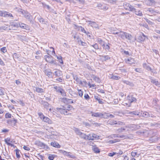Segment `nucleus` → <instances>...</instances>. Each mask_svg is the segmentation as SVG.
I'll return each instance as SVG.
<instances>
[{"mask_svg": "<svg viewBox=\"0 0 160 160\" xmlns=\"http://www.w3.org/2000/svg\"><path fill=\"white\" fill-rule=\"evenodd\" d=\"M20 12H21L22 14L24 15L25 18L30 22L32 24L34 23L33 21L32 20V17L30 14L29 13L25 11L22 9L21 10Z\"/></svg>", "mask_w": 160, "mask_h": 160, "instance_id": "nucleus-1", "label": "nucleus"}, {"mask_svg": "<svg viewBox=\"0 0 160 160\" xmlns=\"http://www.w3.org/2000/svg\"><path fill=\"white\" fill-rule=\"evenodd\" d=\"M46 61L48 62L55 65L57 64V62L54 60L53 57L49 54L46 55L44 56Z\"/></svg>", "mask_w": 160, "mask_h": 160, "instance_id": "nucleus-2", "label": "nucleus"}, {"mask_svg": "<svg viewBox=\"0 0 160 160\" xmlns=\"http://www.w3.org/2000/svg\"><path fill=\"white\" fill-rule=\"evenodd\" d=\"M127 99L128 101V103L124 102L123 105L128 107H129L130 106L131 103L133 102H136V98L133 97L132 95L128 96L127 98Z\"/></svg>", "mask_w": 160, "mask_h": 160, "instance_id": "nucleus-3", "label": "nucleus"}, {"mask_svg": "<svg viewBox=\"0 0 160 160\" xmlns=\"http://www.w3.org/2000/svg\"><path fill=\"white\" fill-rule=\"evenodd\" d=\"M123 6L126 10H129L132 12H134L135 10V8L128 2H124L123 3Z\"/></svg>", "mask_w": 160, "mask_h": 160, "instance_id": "nucleus-4", "label": "nucleus"}, {"mask_svg": "<svg viewBox=\"0 0 160 160\" xmlns=\"http://www.w3.org/2000/svg\"><path fill=\"white\" fill-rule=\"evenodd\" d=\"M36 14L37 15L35 16V19L37 18L40 22L42 24H45L46 25L48 24V23L47 21L42 18L38 14Z\"/></svg>", "mask_w": 160, "mask_h": 160, "instance_id": "nucleus-5", "label": "nucleus"}, {"mask_svg": "<svg viewBox=\"0 0 160 160\" xmlns=\"http://www.w3.org/2000/svg\"><path fill=\"white\" fill-rule=\"evenodd\" d=\"M97 7L99 9L104 11L107 10L108 8V5L104 3H98Z\"/></svg>", "mask_w": 160, "mask_h": 160, "instance_id": "nucleus-6", "label": "nucleus"}, {"mask_svg": "<svg viewBox=\"0 0 160 160\" xmlns=\"http://www.w3.org/2000/svg\"><path fill=\"white\" fill-rule=\"evenodd\" d=\"M0 16L2 17H12V14L4 11H0Z\"/></svg>", "mask_w": 160, "mask_h": 160, "instance_id": "nucleus-7", "label": "nucleus"}, {"mask_svg": "<svg viewBox=\"0 0 160 160\" xmlns=\"http://www.w3.org/2000/svg\"><path fill=\"white\" fill-rule=\"evenodd\" d=\"M146 37L143 33H141L137 38V40L139 42H143L145 40Z\"/></svg>", "mask_w": 160, "mask_h": 160, "instance_id": "nucleus-8", "label": "nucleus"}, {"mask_svg": "<svg viewBox=\"0 0 160 160\" xmlns=\"http://www.w3.org/2000/svg\"><path fill=\"white\" fill-rule=\"evenodd\" d=\"M86 22H88V25H90L91 26L93 27V28H95L98 29H99V26L95 22L88 20L86 21Z\"/></svg>", "mask_w": 160, "mask_h": 160, "instance_id": "nucleus-9", "label": "nucleus"}, {"mask_svg": "<svg viewBox=\"0 0 160 160\" xmlns=\"http://www.w3.org/2000/svg\"><path fill=\"white\" fill-rule=\"evenodd\" d=\"M87 140H94L95 139L99 138V136L94 133H90L87 135Z\"/></svg>", "mask_w": 160, "mask_h": 160, "instance_id": "nucleus-10", "label": "nucleus"}, {"mask_svg": "<svg viewBox=\"0 0 160 160\" xmlns=\"http://www.w3.org/2000/svg\"><path fill=\"white\" fill-rule=\"evenodd\" d=\"M59 152L60 153L62 154L63 155H66L69 157L73 158V155L70 152H67L62 150H59Z\"/></svg>", "mask_w": 160, "mask_h": 160, "instance_id": "nucleus-11", "label": "nucleus"}, {"mask_svg": "<svg viewBox=\"0 0 160 160\" xmlns=\"http://www.w3.org/2000/svg\"><path fill=\"white\" fill-rule=\"evenodd\" d=\"M10 26V28L11 29L15 30L16 28L19 27L18 24L15 22H12L11 23Z\"/></svg>", "mask_w": 160, "mask_h": 160, "instance_id": "nucleus-12", "label": "nucleus"}, {"mask_svg": "<svg viewBox=\"0 0 160 160\" xmlns=\"http://www.w3.org/2000/svg\"><path fill=\"white\" fill-rule=\"evenodd\" d=\"M11 30L10 26L8 25H5V26L0 27V32H3L4 31L9 30Z\"/></svg>", "mask_w": 160, "mask_h": 160, "instance_id": "nucleus-13", "label": "nucleus"}, {"mask_svg": "<svg viewBox=\"0 0 160 160\" xmlns=\"http://www.w3.org/2000/svg\"><path fill=\"white\" fill-rule=\"evenodd\" d=\"M125 61L127 64L129 65L135 63V61L134 59L132 58H129L127 59H125Z\"/></svg>", "mask_w": 160, "mask_h": 160, "instance_id": "nucleus-14", "label": "nucleus"}, {"mask_svg": "<svg viewBox=\"0 0 160 160\" xmlns=\"http://www.w3.org/2000/svg\"><path fill=\"white\" fill-rule=\"evenodd\" d=\"M57 111L58 112H59L61 114H67L68 111L66 109V108H56Z\"/></svg>", "mask_w": 160, "mask_h": 160, "instance_id": "nucleus-15", "label": "nucleus"}, {"mask_svg": "<svg viewBox=\"0 0 160 160\" xmlns=\"http://www.w3.org/2000/svg\"><path fill=\"white\" fill-rule=\"evenodd\" d=\"M127 34V32L121 31L119 34L118 35V36L122 39L124 40L125 39Z\"/></svg>", "mask_w": 160, "mask_h": 160, "instance_id": "nucleus-16", "label": "nucleus"}, {"mask_svg": "<svg viewBox=\"0 0 160 160\" xmlns=\"http://www.w3.org/2000/svg\"><path fill=\"white\" fill-rule=\"evenodd\" d=\"M108 124L111 125H114L115 124L122 125L123 124V122H117V121H112L109 120L108 121Z\"/></svg>", "mask_w": 160, "mask_h": 160, "instance_id": "nucleus-17", "label": "nucleus"}, {"mask_svg": "<svg viewBox=\"0 0 160 160\" xmlns=\"http://www.w3.org/2000/svg\"><path fill=\"white\" fill-rule=\"evenodd\" d=\"M60 134L58 132H54L51 135V138L54 139H56L60 136Z\"/></svg>", "mask_w": 160, "mask_h": 160, "instance_id": "nucleus-18", "label": "nucleus"}, {"mask_svg": "<svg viewBox=\"0 0 160 160\" xmlns=\"http://www.w3.org/2000/svg\"><path fill=\"white\" fill-rule=\"evenodd\" d=\"M121 31L117 29L116 28H113L111 29V32L113 34H117L118 35L119 34Z\"/></svg>", "mask_w": 160, "mask_h": 160, "instance_id": "nucleus-19", "label": "nucleus"}, {"mask_svg": "<svg viewBox=\"0 0 160 160\" xmlns=\"http://www.w3.org/2000/svg\"><path fill=\"white\" fill-rule=\"evenodd\" d=\"M143 117L145 118H147L148 117H150V115H149L148 113L146 112H142V111L140 112V117Z\"/></svg>", "mask_w": 160, "mask_h": 160, "instance_id": "nucleus-20", "label": "nucleus"}, {"mask_svg": "<svg viewBox=\"0 0 160 160\" xmlns=\"http://www.w3.org/2000/svg\"><path fill=\"white\" fill-rule=\"evenodd\" d=\"M42 121L49 124H52L53 123L52 121L50 118L47 117H45Z\"/></svg>", "mask_w": 160, "mask_h": 160, "instance_id": "nucleus-21", "label": "nucleus"}, {"mask_svg": "<svg viewBox=\"0 0 160 160\" xmlns=\"http://www.w3.org/2000/svg\"><path fill=\"white\" fill-rule=\"evenodd\" d=\"M143 66L144 68L147 70L148 71H151L152 72H153L152 69L146 63H143Z\"/></svg>", "mask_w": 160, "mask_h": 160, "instance_id": "nucleus-22", "label": "nucleus"}, {"mask_svg": "<svg viewBox=\"0 0 160 160\" xmlns=\"http://www.w3.org/2000/svg\"><path fill=\"white\" fill-rule=\"evenodd\" d=\"M51 146H53L54 147L58 148H60V145L57 142H52L51 143Z\"/></svg>", "mask_w": 160, "mask_h": 160, "instance_id": "nucleus-23", "label": "nucleus"}, {"mask_svg": "<svg viewBox=\"0 0 160 160\" xmlns=\"http://www.w3.org/2000/svg\"><path fill=\"white\" fill-rule=\"evenodd\" d=\"M75 28L79 30H80L81 32L84 33L86 32V31L84 28L81 26H78L77 25H75Z\"/></svg>", "mask_w": 160, "mask_h": 160, "instance_id": "nucleus-24", "label": "nucleus"}, {"mask_svg": "<svg viewBox=\"0 0 160 160\" xmlns=\"http://www.w3.org/2000/svg\"><path fill=\"white\" fill-rule=\"evenodd\" d=\"M62 102H63L64 103L67 104L69 103H72L73 102L71 101V100L67 99L65 98H63L62 99Z\"/></svg>", "mask_w": 160, "mask_h": 160, "instance_id": "nucleus-25", "label": "nucleus"}, {"mask_svg": "<svg viewBox=\"0 0 160 160\" xmlns=\"http://www.w3.org/2000/svg\"><path fill=\"white\" fill-rule=\"evenodd\" d=\"M92 116L95 117H102V113L100 112L92 113Z\"/></svg>", "mask_w": 160, "mask_h": 160, "instance_id": "nucleus-26", "label": "nucleus"}, {"mask_svg": "<svg viewBox=\"0 0 160 160\" xmlns=\"http://www.w3.org/2000/svg\"><path fill=\"white\" fill-rule=\"evenodd\" d=\"M147 4L149 6H152L155 3V2L154 0H147Z\"/></svg>", "mask_w": 160, "mask_h": 160, "instance_id": "nucleus-27", "label": "nucleus"}, {"mask_svg": "<svg viewBox=\"0 0 160 160\" xmlns=\"http://www.w3.org/2000/svg\"><path fill=\"white\" fill-rule=\"evenodd\" d=\"M133 12H134L135 14L137 16H142L143 15L142 12L140 10L137 11L135 9V10Z\"/></svg>", "mask_w": 160, "mask_h": 160, "instance_id": "nucleus-28", "label": "nucleus"}, {"mask_svg": "<svg viewBox=\"0 0 160 160\" xmlns=\"http://www.w3.org/2000/svg\"><path fill=\"white\" fill-rule=\"evenodd\" d=\"M4 141L8 145H12L11 143L12 142V140L10 138H7L5 139Z\"/></svg>", "mask_w": 160, "mask_h": 160, "instance_id": "nucleus-29", "label": "nucleus"}, {"mask_svg": "<svg viewBox=\"0 0 160 160\" xmlns=\"http://www.w3.org/2000/svg\"><path fill=\"white\" fill-rule=\"evenodd\" d=\"M78 42L79 43V44L80 45H82L83 46H86L87 45V43L85 42H83L80 39H79V38H78Z\"/></svg>", "mask_w": 160, "mask_h": 160, "instance_id": "nucleus-30", "label": "nucleus"}, {"mask_svg": "<svg viewBox=\"0 0 160 160\" xmlns=\"http://www.w3.org/2000/svg\"><path fill=\"white\" fill-rule=\"evenodd\" d=\"M122 82L126 84L129 85L130 86L132 87L133 86V84L132 83L129 82L128 81L123 80Z\"/></svg>", "mask_w": 160, "mask_h": 160, "instance_id": "nucleus-31", "label": "nucleus"}, {"mask_svg": "<svg viewBox=\"0 0 160 160\" xmlns=\"http://www.w3.org/2000/svg\"><path fill=\"white\" fill-rule=\"evenodd\" d=\"M45 74L49 77H52V72L48 70H45Z\"/></svg>", "mask_w": 160, "mask_h": 160, "instance_id": "nucleus-32", "label": "nucleus"}, {"mask_svg": "<svg viewBox=\"0 0 160 160\" xmlns=\"http://www.w3.org/2000/svg\"><path fill=\"white\" fill-rule=\"evenodd\" d=\"M18 25L19 27L24 29H26L28 26L27 25L22 23H19Z\"/></svg>", "mask_w": 160, "mask_h": 160, "instance_id": "nucleus-33", "label": "nucleus"}, {"mask_svg": "<svg viewBox=\"0 0 160 160\" xmlns=\"http://www.w3.org/2000/svg\"><path fill=\"white\" fill-rule=\"evenodd\" d=\"M132 36L131 34H130L127 33V34L126 35L125 39H128L129 41H131L132 38Z\"/></svg>", "mask_w": 160, "mask_h": 160, "instance_id": "nucleus-34", "label": "nucleus"}, {"mask_svg": "<svg viewBox=\"0 0 160 160\" xmlns=\"http://www.w3.org/2000/svg\"><path fill=\"white\" fill-rule=\"evenodd\" d=\"M61 72L59 70H57L56 71L54 72V74L57 77H58L61 74Z\"/></svg>", "mask_w": 160, "mask_h": 160, "instance_id": "nucleus-35", "label": "nucleus"}, {"mask_svg": "<svg viewBox=\"0 0 160 160\" xmlns=\"http://www.w3.org/2000/svg\"><path fill=\"white\" fill-rule=\"evenodd\" d=\"M74 130L75 132L76 133L80 136V134H81V133H82L81 132H80L78 128H75L74 129Z\"/></svg>", "mask_w": 160, "mask_h": 160, "instance_id": "nucleus-36", "label": "nucleus"}, {"mask_svg": "<svg viewBox=\"0 0 160 160\" xmlns=\"http://www.w3.org/2000/svg\"><path fill=\"white\" fill-rule=\"evenodd\" d=\"M146 11L148 12H149L151 14L154 13L155 12L154 10L151 8H148L147 9Z\"/></svg>", "mask_w": 160, "mask_h": 160, "instance_id": "nucleus-37", "label": "nucleus"}, {"mask_svg": "<svg viewBox=\"0 0 160 160\" xmlns=\"http://www.w3.org/2000/svg\"><path fill=\"white\" fill-rule=\"evenodd\" d=\"M80 85H81L83 87H87V85H88V83L85 80H82L81 83Z\"/></svg>", "mask_w": 160, "mask_h": 160, "instance_id": "nucleus-38", "label": "nucleus"}, {"mask_svg": "<svg viewBox=\"0 0 160 160\" xmlns=\"http://www.w3.org/2000/svg\"><path fill=\"white\" fill-rule=\"evenodd\" d=\"M93 80L96 82L99 83L100 82V79L99 78L95 76H93L92 77Z\"/></svg>", "mask_w": 160, "mask_h": 160, "instance_id": "nucleus-39", "label": "nucleus"}, {"mask_svg": "<svg viewBox=\"0 0 160 160\" xmlns=\"http://www.w3.org/2000/svg\"><path fill=\"white\" fill-rule=\"evenodd\" d=\"M81 138H83L87 140V135L85 134L82 133L79 136Z\"/></svg>", "mask_w": 160, "mask_h": 160, "instance_id": "nucleus-40", "label": "nucleus"}, {"mask_svg": "<svg viewBox=\"0 0 160 160\" xmlns=\"http://www.w3.org/2000/svg\"><path fill=\"white\" fill-rule=\"evenodd\" d=\"M102 58L104 60L106 61L107 60L110 59V58L108 55H104L102 56Z\"/></svg>", "mask_w": 160, "mask_h": 160, "instance_id": "nucleus-41", "label": "nucleus"}, {"mask_svg": "<svg viewBox=\"0 0 160 160\" xmlns=\"http://www.w3.org/2000/svg\"><path fill=\"white\" fill-rule=\"evenodd\" d=\"M102 117L104 118H109V114L106 113H102Z\"/></svg>", "mask_w": 160, "mask_h": 160, "instance_id": "nucleus-42", "label": "nucleus"}, {"mask_svg": "<svg viewBox=\"0 0 160 160\" xmlns=\"http://www.w3.org/2000/svg\"><path fill=\"white\" fill-rule=\"evenodd\" d=\"M119 141V140L118 139H115L113 140H110L108 142L109 143H113Z\"/></svg>", "mask_w": 160, "mask_h": 160, "instance_id": "nucleus-43", "label": "nucleus"}, {"mask_svg": "<svg viewBox=\"0 0 160 160\" xmlns=\"http://www.w3.org/2000/svg\"><path fill=\"white\" fill-rule=\"evenodd\" d=\"M92 149L95 153H98L100 152L99 149L96 147H92Z\"/></svg>", "mask_w": 160, "mask_h": 160, "instance_id": "nucleus-44", "label": "nucleus"}, {"mask_svg": "<svg viewBox=\"0 0 160 160\" xmlns=\"http://www.w3.org/2000/svg\"><path fill=\"white\" fill-rule=\"evenodd\" d=\"M113 136L114 137H120L121 138H122V139H126L128 138L127 136H124V135L118 136L116 135H113Z\"/></svg>", "mask_w": 160, "mask_h": 160, "instance_id": "nucleus-45", "label": "nucleus"}, {"mask_svg": "<svg viewBox=\"0 0 160 160\" xmlns=\"http://www.w3.org/2000/svg\"><path fill=\"white\" fill-rule=\"evenodd\" d=\"M38 115L40 119L42 120H43V118L45 117L43 114L41 112L38 113Z\"/></svg>", "mask_w": 160, "mask_h": 160, "instance_id": "nucleus-46", "label": "nucleus"}, {"mask_svg": "<svg viewBox=\"0 0 160 160\" xmlns=\"http://www.w3.org/2000/svg\"><path fill=\"white\" fill-rule=\"evenodd\" d=\"M88 86H89V88H92L93 89H95L96 88V86L94 84H91L89 82L88 83Z\"/></svg>", "mask_w": 160, "mask_h": 160, "instance_id": "nucleus-47", "label": "nucleus"}, {"mask_svg": "<svg viewBox=\"0 0 160 160\" xmlns=\"http://www.w3.org/2000/svg\"><path fill=\"white\" fill-rule=\"evenodd\" d=\"M111 78L113 79L117 80L120 78V77L118 76L112 75Z\"/></svg>", "mask_w": 160, "mask_h": 160, "instance_id": "nucleus-48", "label": "nucleus"}, {"mask_svg": "<svg viewBox=\"0 0 160 160\" xmlns=\"http://www.w3.org/2000/svg\"><path fill=\"white\" fill-rule=\"evenodd\" d=\"M140 112H138V111H134L131 112V113L135 115H137L140 116Z\"/></svg>", "mask_w": 160, "mask_h": 160, "instance_id": "nucleus-49", "label": "nucleus"}, {"mask_svg": "<svg viewBox=\"0 0 160 160\" xmlns=\"http://www.w3.org/2000/svg\"><path fill=\"white\" fill-rule=\"evenodd\" d=\"M131 155L132 157H135L137 155H138L137 157H138L139 155V154L138 155L136 152L134 151H132L131 152Z\"/></svg>", "mask_w": 160, "mask_h": 160, "instance_id": "nucleus-50", "label": "nucleus"}, {"mask_svg": "<svg viewBox=\"0 0 160 160\" xmlns=\"http://www.w3.org/2000/svg\"><path fill=\"white\" fill-rule=\"evenodd\" d=\"M67 111H69L73 109V107L70 105L68 106L66 108H65Z\"/></svg>", "mask_w": 160, "mask_h": 160, "instance_id": "nucleus-51", "label": "nucleus"}, {"mask_svg": "<svg viewBox=\"0 0 160 160\" xmlns=\"http://www.w3.org/2000/svg\"><path fill=\"white\" fill-rule=\"evenodd\" d=\"M108 2L114 4L118 0H106Z\"/></svg>", "mask_w": 160, "mask_h": 160, "instance_id": "nucleus-52", "label": "nucleus"}, {"mask_svg": "<svg viewBox=\"0 0 160 160\" xmlns=\"http://www.w3.org/2000/svg\"><path fill=\"white\" fill-rule=\"evenodd\" d=\"M51 89H56V90H60L59 88H58V87H57V86H55L54 85L51 86Z\"/></svg>", "mask_w": 160, "mask_h": 160, "instance_id": "nucleus-53", "label": "nucleus"}, {"mask_svg": "<svg viewBox=\"0 0 160 160\" xmlns=\"http://www.w3.org/2000/svg\"><path fill=\"white\" fill-rule=\"evenodd\" d=\"M91 46L93 47L95 49H98V45L96 43L93 45H91Z\"/></svg>", "mask_w": 160, "mask_h": 160, "instance_id": "nucleus-54", "label": "nucleus"}, {"mask_svg": "<svg viewBox=\"0 0 160 160\" xmlns=\"http://www.w3.org/2000/svg\"><path fill=\"white\" fill-rule=\"evenodd\" d=\"M109 43H108V44H106V46L104 47V49L105 50H108L110 49V47L109 46Z\"/></svg>", "mask_w": 160, "mask_h": 160, "instance_id": "nucleus-55", "label": "nucleus"}, {"mask_svg": "<svg viewBox=\"0 0 160 160\" xmlns=\"http://www.w3.org/2000/svg\"><path fill=\"white\" fill-rule=\"evenodd\" d=\"M97 41L98 42L100 45H101L104 42L100 38H98L97 39Z\"/></svg>", "mask_w": 160, "mask_h": 160, "instance_id": "nucleus-56", "label": "nucleus"}, {"mask_svg": "<svg viewBox=\"0 0 160 160\" xmlns=\"http://www.w3.org/2000/svg\"><path fill=\"white\" fill-rule=\"evenodd\" d=\"M11 115L10 114L8 113H6L5 114V117L6 118H11Z\"/></svg>", "mask_w": 160, "mask_h": 160, "instance_id": "nucleus-57", "label": "nucleus"}, {"mask_svg": "<svg viewBox=\"0 0 160 160\" xmlns=\"http://www.w3.org/2000/svg\"><path fill=\"white\" fill-rule=\"evenodd\" d=\"M1 51L3 53H5L7 51L6 48L5 47H3L1 48Z\"/></svg>", "mask_w": 160, "mask_h": 160, "instance_id": "nucleus-58", "label": "nucleus"}, {"mask_svg": "<svg viewBox=\"0 0 160 160\" xmlns=\"http://www.w3.org/2000/svg\"><path fill=\"white\" fill-rule=\"evenodd\" d=\"M16 154L17 157L18 158H19L20 157V155L19 153V151L18 150H16Z\"/></svg>", "mask_w": 160, "mask_h": 160, "instance_id": "nucleus-59", "label": "nucleus"}, {"mask_svg": "<svg viewBox=\"0 0 160 160\" xmlns=\"http://www.w3.org/2000/svg\"><path fill=\"white\" fill-rule=\"evenodd\" d=\"M145 20H146V21L150 25H152L153 24V23L151 21H150L147 18H145Z\"/></svg>", "mask_w": 160, "mask_h": 160, "instance_id": "nucleus-60", "label": "nucleus"}, {"mask_svg": "<svg viewBox=\"0 0 160 160\" xmlns=\"http://www.w3.org/2000/svg\"><path fill=\"white\" fill-rule=\"evenodd\" d=\"M115 155H116V153L115 152H111L108 154V156L110 157H112Z\"/></svg>", "mask_w": 160, "mask_h": 160, "instance_id": "nucleus-61", "label": "nucleus"}, {"mask_svg": "<svg viewBox=\"0 0 160 160\" xmlns=\"http://www.w3.org/2000/svg\"><path fill=\"white\" fill-rule=\"evenodd\" d=\"M123 153V152L121 150H120L118 153H116V155L117 156H118L122 154Z\"/></svg>", "mask_w": 160, "mask_h": 160, "instance_id": "nucleus-62", "label": "nucleus"}, {"mask_svg": "<svg viewBox=\"0 0 160 160\" xmlns=\"http://www.w3.org/2000/svg\"><path fill=\"white\" fill-rule=\"evenodd\" d=\"M59 92L62 95L65 96V93L64 91H59Z\"/></svg>", "mask_w": 160, "mask_h": 160, "instance_id": "nucleus-63", "label": "nucleus"}, {"mask_svg": "<svg viewBox=\"0 0 160 160\" xmlns=\"http://www.w3.org/2000/svg\"><path fill=\"white\" fill-rule=\"evenodd\" d=\"M54 157L52 155H50L48 157V158L50 160H53Z\"/></svg>", "mask_w": 160, "mask_h": 160, "instance_id": "nucleus-64", "label": "nucleus"}]
</instances>
